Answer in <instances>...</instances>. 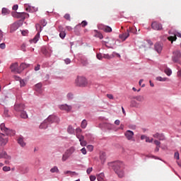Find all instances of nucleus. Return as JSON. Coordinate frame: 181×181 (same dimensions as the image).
<instances>
[{"mask_svg": "<svg viewBox=\"0 0 181 181\" xmlns=\"http://www.w3.org/2000/svg\"><path fill=\"white\" fill-rule=\"evenodd\" d=\"M109 167H111L119 178H122L124 173V163L121 161H115L109 163Z\"/></svg>", "mask_w": 181, "mask_h": 181, "instance_id": "nucleus-1", "label": "nucleus"}, {"mask_svg": "<svg viewBox=\"0 0 181 181\" xmlns=\"http://www.w3.org/2000/svg\"><path fill=\"white\" fill-rule=\"evenodd\" d=\"M76 151L75 147H70L69 149L66 150V151L63 153L62 157V162H66L67 159H69L71 158V155L74 153Z\"/></svg>", "mask_w": 181, "mask_h": 181, "instance_id": "nucleus-2", "label": "nucleus"}, {"mask_svg": "<svg viewBox=\"0 0 181 181\" xmlns=\"http://www.w3.org/2000/svg\"><path fill=\"white\" fill-rule=\"evenodd\" d=\"M76 83L79 87H85L88 84L86 78L83 76H78L76 79Z\"/></svg>", "mask_w": 181, "mask_h": 181, "instance_id": "nucleus-3", "label": "nucleus"}, {"mask_svg": "<svg viewBox=\"0 0 181 181\" xmlns=\"http://www.w3.org/2000/svg\"><path fill=\"white\" fill-rule=\"evenodd\" d=\"M36 30L38 31L37 34H36L35 37L30 40L31 43H37L40 39V33L42 32V26L40 24L36 25Z\"/></svg>", "mask_w": 181, "mask_h": 181, "instance_id": "nucleus-4", "label": "nucleus"}, {"mask_svg": "<svg viewBox=\"0 0 181 181\" xmlns=\"http://www.w3.org/2000/svg\"><path fill=\"white\" fill-rule=\"evenodd\" d=\"M181 59V52L180 50H175L173 52L172 59L175 63H178Z\"/></svg>", "mask_w": 181, "mask_h": 181, "instance_id": "nucleus-5", "label": "nucleus"}, {"mask_svg": "<svg viewBox=\"0 0 181 181\" xmlns=\"http://www.w3.org/2000/svg\"><path fill=\"white\" fill-rule=\"evenodd\" d=\"M0 128H1V132H4L7 135H14L15 134V132L9 129L8 128H6L4 123H2L0 125Z\"/></svg>", "mask_w": 181, "mask_h": 181, "instance_id": "nucleus-6", "label": "nucleus"}, {"mask_svg": "<svg viewBox=\"0 0 181 181\" xmlns=\"http://www.w3.org/2000/svg\"><path fill=\"white\" fill-rule=\"evenodd\" d=\"M11 72L14 74H21L20 66H18V64L17 62H15L11 64Z\"/></svg>", "mask_w": 181, "mask_h": 181, "instance_id": "nucleus-7", "label": "nucleus"}, {"mask_svg": "<svg viewBox=\"0 0 181 181\" xmlns=\"http://www.w3.org/2000/svg\"><path fill=\"white\" fill-rule=\"evenodd\" d=\"M152 29L156 31H161L163 30L162 24L154 21L151 24Z\"/></svg>", "mask_w": 181, "mask_h": 181, "instance_id": "nucleus-8", "label": "nucleus"}, {"mask_svg": "<svg viewBox=\"0 0 181 181\" xmlns=\"http://www.w3.org/2000/svg\"><path fill=\"white\" fill-rule=\"evenodd\" d=\"M134 132L132 131H130V130H127L124 133V136H126L127 139L129 140V141H134Z\"/></svg>", "mask_w": 181, "mask_h": 181, "instance_id": "nucleus-9", "label": "nucleus"}, {"mask_svg": "<svg viewBox=\"0 0 181 181\" xmlns=\"http://www.w3.org/2000/svg\"><path fill=\"white\" fill-rule=\"evenodd\" d=\"M8 141V137L4 134H0V146H4Z\"/></svg>", "mask_w": 181, "mask_h": 181, "instance_id": "nucleus-10", "label": "nucleus"}, {"mask_svg": "<svg viewBox=\"0 0 181 181\" xmlns=\"http://www.w3.org/2000/svg\"><path fill=\"white\" fill-rule=\"evenodd\" d=\"M47 121L49 124H52L54 122L58 123L59 122V119L54 115H49V117H48V118H47Z\"/></svg>", "mask_w": 181, "mask_h": 181, "instance_id": "nucleus-11", "label": "nucleus"}, {"mask_svg": "<svg viewBox=\"0 0 181 181\" xmlns=\"http://www.w3.org/2000/svg\"><path fill=\"white\" fill-rule=\"evenodd\" d=\"M58 31L59 32V37L64 40L66 37V30L62 25H59Z\"/></svg>", "mask_w": 181, "mask_h": 181, "instance_id": "nucleus-12", "label": "nucleus"}, {"mask_svg": "<svg viewBox=\"0 0 181 181\" xmlns=\"http://www.w3.org/2000/svg\"><path fill=\"white\" fill-rule=\"evenodd\" d=\"M163 45L160 42H156L155 44V50L158 53L160 54L163 50Z\"/></svg>", "mask_w": 181, "mask_h": 181, "instance_id": "nucleus-13", "label": "nucleus"}, {"mask_svg": "<svg viewBox=\"0 0 181 181\" xmlns=\"http://www.w3.org/2000/svg\"><path fill=\"white\" fill-rule=\"evenodd\" d=\"M59 108L62 110H64L67 112H71L72 110V106L67 105H62L59 107Z\"/></svg>", "mask_w": 181, "mask_h": 181, "instance_id": "nucleus-14", "label": "nucleus"}, {"mask_svg": "<svg viewBox=\"0 0 181 181\" xmlns=\"http://www.w3.org/2000/svg\"><path fill=\"white\" fill-rule=\"evenodd\" d=\"M14 109L17 112H23L25 109V105L23 104H16L14 106Z\"/></svg>", "mask_w": 181, "mask_h": 181, "instance_id": "nucleus-15", "label": "nucleus"}, {"mask_svg": "<svg viewBox=\"0 0 181 181\" xmlns=\"http://www.w3.org/2000/svg\"><path fill=\"white\" fill-rule=\"evenodd\" d=\"M177 37L181 38V33H177V34L175 35V36H170V37H168V40L170 42H172V43H173L174 41L177 40Z\"/></svg>", "mask_w": 181, "mask_h": 181, "instance_id": "nucleus-16", "label": "nucleus"}, {"mask_svg": "<svg viewBox=\"0 0 181 181\" xmlns=\"http://www.w3.org/2000/svg\"><path fill=\"white\" fill-rule=\"evenodd\" d=\"M4 158V159H8L10 160L11 156H8L6 151H4L3 150L0 149V159Z\"/></svg>", "mask_w": 181, "mask_h": 181, "instance_id": "nucleus-17", "label": "nucleus"}, {"mask_svg": "<svg viewBox=\"0 0 181 181\" xmlns=\"http://www.w3.org/2000/svg\"><path fill=\"white\" fill-rule=\"evenodd\" d=\"M129 37V29H127V33L119 35V37L121 40H122L123 41H125Z\"/></svg>", "mask_w": 181, "mask_h": 181, "instance_id": "nucleus-18", "label": "nucleus"}, {"mask_svg": "<svg viewBox=\"0 0 181 181\" xmlns=\"http://www.w3.org/2000/svg\"><path fill=\"white\" fill-rule=\"evenodd\" d=\"M130 107H131L139 108L141 107V105L136 101L132 100L131 103H130Z\"/></svg>", "mask_w": 181, "mask_h": 181, "instance_id": "nucleus-19", "label": "nucleus"}, {"mask_svg": "<svg viewBox=\"0 0 181 181\" xmlns=\"http://www.w3.org/2000/svg\"><path fill=\"white\" fill-rule=\"evenodd\" d=\"M49 124H50L49 123V122L47 121V119H45L44 122H42L40 126V129H47L49 126Z\"/></svg>", "mask_w": 181, "mask_h": 181, "instance_id": "nucleus-20", "label": "nucleus"}, {"mask_svg": "<svg viewBox=\"0 0 181 181\" xmlns=\"http://www.w3.org/2000/svg\"><path fill=\"white\" fill-rule=\"evenodd\" d=\"M105 174L103 173H100L97 175V180L98 181H105Z\"/></svg>", "mask_w": 181, "mask_h": 181, "instance_id": "nucleus-21", "label": "nucleus"}, {"mask_svg": "<svg viewBox=\"0 0 181 181\" xmlns=\"http://www.w3.org/2000/svg\"><path fill=\"white\" fill-rule=\"evenodd\" d=\"M81 30V24H78L77 25H76L74 27V33L76 34H78Z\"/></svg>", "mask_w": 181, "mask_h": 181, "instance_id": "nucleus-22", "label": "nucleus"}, {"mask_svg": "<svg viewBox=\"0 0 181 181\" xmlns=\"http://www.w3.org/2000/svg\"><path fill=\"white\" fill-rule=\"evenodd\" d=\"M100 159L102 163H105V162L106 160V153H102L100 156Z\"/></svg>", "mask_w": 181, "mask_h": 181, "instance_id": "nucleus-23", "label": "nucleus"}, {"mask_svg": "<svg viewBox=\"0 0 181 181\" xmlns=\"http://www.w3.org/2000/svg\"><path fill=\"white\" fill-rule=\"evenodd\" d=\"M29 66L28 64L22 63L21 66H19V69L21 70V73L22 71H23L25 69L28 68Z\"/></svg>", "mask_w": 181, "mask_h": 181, "instance_id": "nucleus-24", "label": "nucleus"}, {"mask_svg": "<svg viewBox=\"0 0 181 181\" xmlns=\"http://www.w3.org/2000/svg\"><path fill=\"white\" fill-rule=\"evenodd\" d=\"M103 59H111L112 58L115 57L114 54H103Z\"/></svg>", "mask_w": 181, "mask_h": 181, "instance_id": "nucleus-25", "label": "nucleus"}, {"mask_svg": "<svg viewBox=\"0 0 181 181\" xmlns=\"http://www.w3.org/2000/svg\"><path fill=\"white\" fill-rule=\"evenodd\" d=\"M103 30L105 33H112V28L108 25H106L103 28Z\"/></svg>", "mask_w": 181, "mask_h": 181, "instance_id": "nucleus-26", "label": "nucleus"}, {"mask_svg": "<svg viewBox=\"0 0 181 181\" xmlns=\"http://www.w3.org/2000/svg\"><path fill=\"white\" fill-rule=\"evenodd\" d=\"M67 132L70 134H74L75 133V129L71 126H69L67 128Z\"/></svg>", "mask_w": 181, "mask_h": 181, "instance_id": "nucleus-27", "label": "nucleus"}, {"mask_svg": "<svg viewBox=\"0 0 181 181\" xmlns=\"http://www.w3.org/2000/svg\"><path fill=\"white\" fill-rule=\"evenodd\" d=\"M49 171H51V173H59V170L58 169V168L57 166H54V168H51V170Z\"/></svg>", "mask_w": 181, "mask_h": 181, "instance_id": "nucleus-28", "label": "nucleus"}, {"mask_svg": "<svg viewBox=\"0 0 181 181\" xmlns=\"http://www.w3.org/2000/svg\"><path fill=\"white\" fill-rule=\"evenodd\" d=\"M134 99L136 100L139 102H143L144 100V98L139 95V96L134 97Z\"/></svg>", "mask_w": 181, "mask_h": 181, "instance_id": "nucleus-29", "label": "nucleus"}, {"mask_svg": "<svg viewBox=\"0 0 181 181\" xmlns=\"http://www.w3.org/2000/svg\"><path fill=\"white\" fill-rule=\"evenodd\" d=\"M69 175L71 177H73L74 175H76V172H72L70 170H67L64 172V175Z\"/></svg>", "mask_w": 181, "mask_h": 181, "instance_id": "nucleus-30", "label": "nucleus"}, {"mask_svg": "<svg viewBox=\"0 0 181 181\" xmlns=\"http://www.w3.org/2000/svg\"><path fill=\"white\" fill-rule=\"evenodd\" d=\"M87 125H88L87 121H86V119H83V120L81 122V127L82 129H85V128H86Z\"/></svg>", "mask_w": 181, "mask_h": 181, "instance_id": "nucleus-31", "label": "nucleus"}, {"mask_svg": "<svg viewBox=\"0 0 181 181\" xmlns=\"http://www.w3.org/2000/svg\"><path fill=\"white\" fill-rule=\"evenodd\" d=\"M18 143L21 146H24L25 145V144L24 143L23 139L22 137H20L18 139Z\"/></svg>", "mask_w": 181, "mask_h": 181, "instance_id": "nucleus-32", "label": "nucleus"}, {"mask_svg": "<svg viewBox=\"0 0 181 181\" xmlns=\"http://www.w3.org/2000/svg\"><path fill=\"white\" fill-rule=\"evenodd\" d=\"M81 62L83 64V66H86L88 64V60L86 58H81Z\"/></svg>", "mask_w": 181, "mask_h": 181, "instance_id": "nucleus-33", "label": "nucleus"}, {"mask_svg": "<svg viewBox=\"0 0 181 181\" xmlns=\"http://www.w3.org/2000/svg\"><path fill=\"white\" fill-rule=\"evenodd\" d=\"M21 117L23 119H27L28 117V115L24 111L21 112Z\"/></svg>", "mask_w": 181, "mask_h": 181, "instance_id": "nucleus-34", "label": "nucleus"}, {"mask_svg": "<svg viewBox=\"0 0 181 181\" xmlns=\"http://www.w3.org/2000/svg\"><path fill=\"white\" fill-rule=\"evenodd\" d=\"M165 73L168 76H170L171 75V74H172V70H171L170 69L167 68V69H165Z\"/></svg>", "mask_w": 181, "mask_h": 181, "instance_id": "nucleus-35", "label": "nucleus"}, {"mask_svg": "<svg viewBox=\"0 0 181 181\" xmlns=\"http://www.w3.org/2000/svg\"><path fill=\"white\" fill-rule=\"evenodd\" d=\"M88 22L86 21H83L81 23H80V25L82 27V28H86V26L88 25Z\"/></svg>", "mask_w": 181, "mask_h": 181, "instance_id": "nucleus-36", "label": "nucleus"}, {"mask_svg": "<svg viewBox=\"0 0 181 181\" xmlns=\"http://www.w3.org/2000/svg\"><path fill=\"white\" fill-rule=\"evenodd\" d=\"M42 53L45 57H50L49 52L46 49H42Z\"/></svg>", "mask_w": 181, "mask_h": 181, "instance_id": "nucleus-37", "label": "nucleus"}, {"mask_svg": "<svg viewBox=\"0 0 181 181\" xmlns=\"http://www.w3.org/2000/svg\"><path fill=\"white\" fill-rule=\"evenodd\" d=\"M76 137L79 139L80 142L85 141L84 140L85 137L83 136H81L79 134H76Z\"/></svg>", "mask_w": 181, "mask_h": 181, "instance_id": "nucleus-38", "label": "nucleus"}, {"mask_svg": "<svg viewBox=\"0 0 181 181\" xmlns=\"http://www.w3.org/2000/svg\"><path fill=\"white\" fill-rule=\"evenodd\" d=\"M166 79H167V78H163V77H161V76H158V77L156 78V80H157V81H162V82L166 81Z\"/></svg>", "mask_w": 181, "mask_h": 181, "instance_id": "nucleus-39", "label": "nucleus"}, {"mask_svg": "<svg viewBox=\"0 0 181 181\" xmlns=\"http://www.w3.org/2000/svg\"><path fill=\"white\" fill-rule=\"evenodd\" d=\"M9 13L10 11L7 8H2V14L6 15V14H8Z\"/></svg>", "mask_w": 181, "mask_h": 181, "instance_id": "nucleus-40", "label": "nucleus"}, {"mask_svg": "<svg viewBox=\"0 0 181 181\" xmlns=\"http://www.w3.org/2000/svg\"><path fill=\"white\" fill-rule=\"evenodd\" d=\"M18 25L17 23H14L12 26H11V30H13V31H16V30H18Z\"/></svg>", "mask_w": 181, "mask_h": 181, "instance_id": "nucleus-41", "label": "nucleus"}, {"mask_svg": "<svg viewBox=\"0 0 181 181\" xmlns=\"http://www.w3.org/2000/svg\"><path fill=\"white\" fill-rule=\"evenodd\" d=\"M96 57L98 60H102L103 57V54L101 53L97 54Z\"/></svg>", "mask_w": 181, "mask_h": 181, "instance_id": "nucleus-42", "label": "nucleus"}, {"mask_svg": "<svg viewBox=\"0 0 181 181\" xmlns=\"http://www.w3.org/2000/svg\"><path fill=\"white\" fill-rule=\"evenodd\" d=\"M95 37L99 38L100 40H103V35L102 33H98L96 35H95Z\"/></svg>", "mask_w": 181, "mask_h": 181, "instance_id": "nucleus-43", "label": "nucleus"}, {"mask_svg": "<svg viewBox=\"0 0 181 181\" xmlns=\"http://www.w3.org/2000/svg\"><path fill=\"white\" fill-rule=\"evenodd\" d=\"M66 98L68 100H72L74 98V94L73 93H67Z\"/></svg>", "mask_w": 181, "mask_h": 181, "instance_id": "nucleus-44", "label": "nucleus"}, {"mask_svg": "<svg viewBox=\"0 0 181 181\" xmlns=\"http://www.w3.org/2000/svg\"><path fill=\"white\" fill-rule=\"evenodd\" d=\"M64 18L66 19V21H71V16L69 13L65 14Z\"/></svg>", "mask_w": 181, "mask_h": 181, "instance_id": "nucleus-45", "label": "nucleus"}, {"mask_svg": "<svg viewBox=\"0 0 181 181\" xmlns=\"http://www.w3.org/2000/svg\"><path fill=\"white\" fill-rule=\"evenodd\" d=\"M87 149H88V151H89V152H92V151H93V149H94V147L93 145H88Z\"/></svg>", "mask_w": 181, "mask_h": 181, "instance_id": "nucleus-46", "label": "nucleus"}, {"mask_svg": "<svg viewBox=\"0 0 181 181\" xmlns=\"http://www.w3.org/2000/svg\"><path fill=\"white\" fill-rule=\"evenodd\" d=\"M3 170H4V172H9V171H11V168H10V167H8V166H4V167L3 168Z\"/></svg>", "mask_w": 181, "mask_h": 181, "instance_id": "nucleus-47", "label": "nucleus"}, {"mask_svg": "<svg viewBox=\"0 0 181 181\" xmlns=\"http://www.w3.org/2000/svg\"><path fill=\"white\" fill-rule=\"evenodd\" d=\"M158 139L160 141H163V140H165V138L163 134H160Z\"/></svg>", "mask_w": 181, "mask_h": 181, "instance_id": "nucleus-48", "label": "nucleus"}, {"mask_svg": "<svg viewBox=\"0 0 181 181\" xmlns=\"http://www.w3.org/2000/svg\"><path fill=\"white\" fill-rule=\"evenodd\" d=\"M20 84L21 87H24L25 86V82L23 79L20 80Z\"/></svg>", "mask_w": 181, "mask_h": 181, "instance_id": "nucleus-49", "label": "nucleus"}, {"mask_svg": "<svg viewBox=\"0 0 181 181\" xmlns=\"http://www.w3.org/2000/svg\"><path fill=\"white\" fill-rule=\"evenodd\" d=\"M71 62V59L69 58H66V59H64V63L66 64H70Z\"/></svg>", "mask_w": 181, "mask_h": 181, "instance_id": "nucleus-50", "label": "nucleus"}, {"mask_svg": "<svg viewBox=\"0 0 181 181\" xmlns=\"http://www.w3.org/2000/svg\"><path fill=\"white\" fill-rule=\"evenodd\" d=\"M92 172H93V168H88L86 170V173H87L88 175H90Z\"/></svg>", "mask_w": 181, "mask_h": 181, "instance_id": "nucleus-51", "label": "nucleus"}, {"mask_svg": "<svg viewBox=\"0 0 181 181\" xmlns=\"http://www.w3.org/2000/svg\"><path fill=\"white\" fill-rule=\"evenodd\" d=\"M81 153H83V155H86V153H87L86 148H83L82 149H81Z\"/></svg>", "mask_w": 181, "mask_h": 181, "instance_id": "nucleus-52", "label": "nucleus"}, {"mask_svg": "<svg viewBox=\"0 0 181 181\" xmlns=\"http://www.w3.org/2000/svg\"><path fill=\"white\" fill-rule=\"evenodd\" d=\"M47 22H46V21L45 20H41V21H40V24L41 25H42L43 26H46V25H47Z\"/></svg>", "mask_w": 181, "mask_h": 181, "instance_id": "nucleus-53", "label": "nucleus"}, {"mask_svg": "<svg viewBox=\"0 0 181 181\" xmlns=\"http://www.w3.org/2000/svg\"><path fill=\"white\" fill-rule=\"evenodd\" d=\"M154 144L158 146V147H160V142L158 140H155L154 141Z\"/></svg>", "mask_w": 181, "mask_h": 181, "instance_id": "nucleus-54", "label": "nucleus"}, {"mask_svg": "<svg viewBox=\"0 0 181 181\" xmlns=\"http://www.w3.org/2000/svg\"><path fill=\"white\" fill-rule=\"evenodd\" d=\"M175 159H177V160H179V159H180V153L178 152H175Z\"/></svg>", "mask_w": 181, "mask_h": 181, "instance_id": "nucleus-55", "label": "nucleus"}, {"mask_svg": "<svg viewBox=\"0 0 181 181\" xmlns=\"http://www.w3.org/2000/svg\"><path fill=\"white\" fill-rule=\"evenodd\" d=\"M80 144H81V146H86L87 145V141H81L80 142Z\"/></svg>", "mask_w": 181, "mask_h": 181, "instance_id": "nucleus-56", "label": "nucleus"}, {"mask_svg": "<svg viewBox=\"0 0 181 181\" xmlns=\"http://www.w3.org/2000/svg\"><path fill=\"white\" fill-rule=\"evenodd\" d=\"M96 180V176L90 175V181H95Z\"/></svg>", "mask_w": 181, "mask_h": 181, "instance_id": "nucleus-57", "label": "nucleus"}, {"mask_svg": "<svg viewBox=\"0 0 181 181\" xmlns=\"http://www.w3.org/2000/svg\"><path fill=\"white\" fill-rule=\"evenodd\" d=\"M107 97L109 99H110V100L114 99V96H113L112 94H110V93H107Z\"/></svg>", "mask_w": 181, "mask_h": 181, "instance_id": "nucleus-58", "label": "nucleus"}, {"mask_svg": "<svg viewBox=\"0 0 181 181\" xmlns=\"http://www.w3.org/2000/svg\"><path fill=\"white\" fill-rule=\"evenodd\" d=\"M82 132V129H81V128H77L76 129V134H78L79 133H81Z\"/></svg>", "mask_w": 181, "mask_h": 181, "instance_id": "nucleus-59", "label": "nucleus"}, {"mask_svg": "<svg viewBox=\"0 0 181 181\" xmlns=\"http://www.w3.org/2000/svg\"><path fill=\"white\" fill-rule=\"evenodd\" d=\"M0 48H1V49H4L6 48V45H5V43H1V44H0Z\"/></svg>", "mask_w": 181, "mask_h": 181, "instance_id": "nucleus-60", "label": "nucleus"}, {"mask_svg": "<svg viewBox=\"0 0 181 181\" xmlns=\"http://www.w3.org/2000/svg\"><path fill=\"white\" fill-rule=\"evenodd\" d=\"M160 134H159V133H156V134H153V136L154 138L158 139L159 136H160Z\"/></svg>", "mask_w": 181, "mask_h": 181, "instance_id": "nucleus-61", "label": "nucleus"}, {"mask_svg": "<svg viewBox=\"0 0 181 181\" xmlns=\"http://www.w3.org/2000/svg\"><path fill=\"white\" fill-rule=\"evenodd\" d=\"M177 76L181 78V69L178 68Z\"/></svg>", "mask_w": 181, "mask_h": 181, "instance_id": "nucleus-62", "label": "nucleus"}, {"mask_svg": "<svg viewBox=\"0 0 181 181\" xmlns=\"http://www.w3.org/2000/svg\"><path fill=\"white\" fill-rule=\"evenodd\" d=\"M153 141V139H150L148 137H147V138H146V142H149V143H152Z\"/></svg>", "mask_w": 181, "mask_h": 181, "instance_id": "nucleus-63", "label": "nucleus"}, {"mask_svg": "<svg viewBox=\"0 0 181 181\" xmlns=\"http://www.w3.org/2000/svg\"><path fill=\"white\" fill-rule=\"evenodd\" d=\"M35 86L37 88L40 89L42 88V83H37V85H35Z\"/></svg>", "mask_w": 181, "mask_h": 181, "instance_id": "nucleus-64", "label": "nucleus"}]
</instances>
